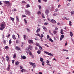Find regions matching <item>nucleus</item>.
Listing matches in <instances>:
<instances>
[{
  "label": "nucleus",
  "mask_w": 74,
  "mask_h": 74,
  "mask_svg": "<svg viewBox=\"0 0 74 74\" xmlns=\"http://www.w3.org/2000/svg\"><path fill=\"white\" fill-rule=\"evenodd\" d=\"M3 22H4L1 25V27H0V30H3V29H4L5 28V23L4 22H3Z\"/></svg>",
  "instance_id": "f257e3e1"
},
{
  "label": "nucleus",
  "mask_w": 74,
  "mask_h": 74,
  "mask_svg": "<svg viewBox=\"0 0 74 74\" xmlns=\"http://www.w3.org/2000/svg\"><path fill=\"white\" fill-rule=\"evenodd\" d=\"M4 3L7 4V6L8 7H10L11 6V4L10 3V1H3Z\"/></svg>",
  "instance_id": "f03ea898"
},
{
  "label": "nucleus",
  "mask_w": 74,
  "mask_h": 74,
  "mask_svg": "<svg viewBox=\"0 0 74 74\" xmlns=\"http://www.w3.org/2000/svg\"><path fill=\"white\" fill-rule=\"evenodd\" d=\"M25 14L29 16L31 15V12L28 10H25Z\"/></svg>",
  "instance_id": "7ed1b4c3"
},
{
  "label": "nucleus",
  "mask_w": 74,
  "mask_h": 74,
  "mask_svg": "<svg viewBox=\"0 0 74 74\" xmlns=\"http://www.w3.org/2000/svg\"><path fill=\"white\" fill-rule=\"evenodd\" d=\"M29 63L30 65L33 66V68H35V67H36V64H35V63H33V62H30Z\"/></svg>",
  "instance_id": "20e7f679"
},
{
  "label": "nucleus",
  "mask_w": 74,
  "mask_h": 74,
  "mask_svg": "<svg viewBox=\"0 0 74 74\" xmlns=\"http://www.w3.org/2000/svg\"><path fill=\"white\" fill-rule=\"evenodd\" d=\"M44 53H45L47 55H50L51 56H53V54L51 53H49L47 51H44Z\"/></svg>",
  "instance_id": "39448f33"
},
{
  "label": "nucleus",
  "mask_w": 74,
  "mask_h": 74,
  "mask_svg": "<svg viewBox=\"0 0 74 74\" xmlns=\"http://www.w3.org/2000/svg\"><path fill=\"white\" fill-rule=\"evenodd\" d=\"M29 49V47L25 49V51L27 53H29V52L30 51Z\"/></svg>",
  "instance_id": "423d86ee"
},
{
  "label": "nucleus",
  "mask_w": 74,
  "mask_h": 74,
  "mask_svg": "<svg viewBox=\"0 0 74 74\" xmlns=\"http://www.w3.org/2000/svg\"><path fill=\"white\" fill-rule=\"evenodd\" d=\"M40 61L41 62H42V63H45V62H44V59L42 58L41 57H40Z\"/></svg>",
  "instance_id": "0eeeda50"
},
{
  "label": "nucleus",
  "mask_w": 74,
  "mask_h": 74,
  "mask_svg": "<svg viewBox=\"0 0 74 74\" xmlns=\"http://www.w3.org/2000/svg\"><path fill=\"white\" fill-rule=\"evenodd\" d=\"M51 22L52 23H56V21L53 20V19H51Z\"/></svg>",
  "instance_id": "6e6552de"
},
{
  "label": "nucleus",
  "mask_w": 74,
  "mask_h": 74,
  "mask_svg": "<svg viewBox=\"0 0 74 74\" xmlns=\"http://www.w3.org/2000/svg\"><path fill=\"white\" fill-rule=\"evenodd\" d=\"M22 56L21 57V59L22 60L23 59H23H26V57H25V56Z\"/></svg>",
  "instance_id": "1a4fd4ad"
},
{
  "label": "nucleus",
  "mask_w": 74,
  "mask_h": 74,
  "mask_svg": "<svg viewBox=\"0 0 74 74\" xmlns=\"http://www.w3.org/2000/svg\"><path fill=\"white\" fill-rule=\"evenodd\" d=\"M28 42L29 43H32L33 44H34V42H33V41L32 40H28Z\"/></svg>",
  "instance_id": "9d476101"
},
{
  "label": "nucleus",
  "mask_w": 74,
  "mask_h": 74,
  "mask_svg": "<svg viewBox=\"0 0 74 74\" xmlns=\"http://www.w3.org/2000/svg\"><path fill=\"white\" fill-rule=\"evenodd\" d=\"M64 38V35H61V37L60 38V41H61V40H62L63 38Z\"/></svg>",
  "instance_id": "9b49d317"
},
{
  "label": "nucleus",
  "mask_w": 74,
  "mask_h": 74,
  "mask_svg": "<svg viewBox=\"0 0 74 74\" xmlns=\"http://www.w3.org/2000/svg\"><path fill=\"white\" fill-rule=\"evenodd\" d=\"M29 48L30 49V50H31V51H32V49H33V47H32V46L31 45H29Z\"/></svg>",
  "instance_id": "f8f14e48"
},
{
  "label": "nucleus",
  "mask_w": 74,
  "mask_h": 74,
  "mask_svg": "<svg viewBox=\"0 0 74 74\" xmlns=\"http://www.w3.org/2000/svg\"><path fill=\"white\" fill-rule=\"evenodd\" d=\"M49 13V10L47 9L45 11V13L46 14H48Z\"/></svg>",
  "instance_id": "ddd939ff"
},
{
  "label": "nucleus",
  "mask_w": 74,
  "mask_h": 74,
  "mask_svg": "<svg viewBox=\"0 0 74 74\" xmlns=\"http://www.w3.org/2000/svg\"><path fill=\"white\" fill-rule=\"evenodd\" d=\"M6 60L7 61V62H8V61H9V60H10V59H9V57H8V56H6Z\"/></svg>",
  "instance_id": "4468645a"
},
{
  "label": "nucleus",
  "mask_w": 74,
  "mask_h": 74,
  "mask_svg": "<svg viewBox=\"0 0 74 74\" xmlns=\"http://www.w3.org/2000/svg\"><path fill=\"white\" fill-rule=\"evenodd\" d=\"M10 67H11V66L10 65H9L7 68L8 71H9L10 70Z\"/></svg>",
  "instance_id": "2eb2a0df"
},
{
  "label": "nucleus",
  "mask_w": 74,
  "mask_h": 74,
  "mask_svg": "<svg viewBox=\"0 0 74 74\" xmlns=\"http://www.w3.org/2000/svg\"><path fill=\"white\" fill-rule=\"evenodd\" d=\"M40 31V28H38L36 30V33H38V32H39Z\"/></svg>",
  "instance_id": "dca6fc26"
},
{
  "label": "nucleus",
  "mask_w": 74,
  "mask_h": 74,
  "mask_svg": "<svg viewBox=\"0 0 74 74\" xmlns=\"http://www.w3.org/2000/svg\"><path fill=\"white\" fill-rule=\"evenodd\" d=\"M16 53H15L14 54V55L13 56V58H14V59H15L16 58Z\"/></svg>",
  "instance_id": "f3484780"
},
{
  "label": "nucleus",
  "mask_w": 74,
  "mask_h": 74,
  "mask_svg": "<svg viewBox=\"0 0 74 74\" xmlns=\"http://www.w3.org/2000/svg\"><path fill=\"white\" fill-rule=\"evenodd\" d=\"M38 15H41V12L40 11H38L37 12Z\"/></svg>",
  "instance_id": "a211bd4d"
},
{
  "label": "nucleus",
  "mask_w": 74,
  "mask_h": 74,
  "mask_svg": "<svg viewBox=\"0 0 74 74\" xmlns=\"http://www.w3.org/2000/svg\"><path fill=\"white\" fill-rule=\"evenodd\" d=\"M5 49H6V50H7V49H9V47H8V46H5V47H4Z\"/></svg>",
  "instance_id": "6ab92c4d"
},
{
  "label": "nucleus",
  "mask_w": 74,
  "mask_h": 74,
  "mask_svg": "<svg viewBox=\"0 0 74 74\" xmlns=\"http://www.w3.org/2000/svg\"><path fill=\"white\" fill-rule=\"evenodd\" d=\"M30 7V5L29 4H27L26 5V8H29V7Z\"/></svg>",
  "instance_id": "aec40b11"
},
{
  "label": "nucleus",
  "mask_w": 74,
  "mask_h": 74,
  "mask_svg": "<svg viewBox=\"0 0 74 74\" xmlns=\"http://www.w3.org/2000/svg\"><path fill=\"white\" fill-rule=\"evenodd\" d=\"M59 14L58 13H55L54 14H53V16H56V15H58Z\"/></svg>",
  "instance_id": "412c9836"
},
{
  "label": "nucleus",
  "mask_w": 74,
  "mask_h": 74,
  "mask_svg": "<svg viewBox=\"0 0 74 74\" xmlns=\"http://www.w3.org/2000/svg\"><path fill=\"white\" fill-rule=\"evenodd\" d=\"M63 29H61L60 30V33L61 34H63Z\"/></svg>",
  "instance_id": "4be33fe9"
},
{
  "label": "nucleus",
  "mask_w": 74,
  "mask_h": 74,
  "mask_svg": "<svg viewBox=\"0 0 74 74\" xmlns=\"http://www.w3.org/2000/svg\"><path fill=\"white\" fill-rule=\"evenodd\" d=\"M15 48L16 50L17 51H19V47L18 46H16Z\"/></svg>",
  "instance_id": "5701e85b"
},
{
  "label": "nucleus",
  "mask_w": 74,
  "mask_h": 74,
  "mask_svg": "<svg viewBox=\"0 0 74 74\" xmlns=\"http://www.w3.org/2000/svg\"><path fill=\"white\" fill-rule=\"evenodd\" d=\"M10 18L12 21V22H14V18H12V17H10Z\"/></svg>",
  "instance_id": "b1692460"
},
{
  "label": "nucleus",
  "mask_w": 74,
  "mask_h": 74,
  "mask_svg": "<svg viewBox=\"0 0 74 74\" xmlns=\"http://www.w3.org/2000/svg\"><path fill=\"white\" fill-rule=\"evenodd\" d=\"M17 22H19V17L17 16L16 17Z\"/></svg>",
  "instance_id": "393cba45"
},
{
  "label": "nucleus",
  "mask_w": 74,
  "mask_h": 74,
  "mask_svg": "<svg viewBox=\"0 0 74 74\" xmlns=\"http://www.w3.org/2000/svg\"><path fill=\"white\" fill-rule=\"evenodd\" d=\"M43 28L45 31H47V28H46V27H43Z\"/></svg>",
  "instance_id": "a878e982"
},
{
  "label": "nucleus",
  "mask_w": 74,
  "mask_h": 74,
  "mask_svg": "<svg viewBox=\"0 0 74 74\" xmlns=\"http://www.w3.org/2000/svg\"><path fill=\"white\" fill-rule=\"evenodd\" d=\"M12 38L14 40H15V39H16V38H15V36L14 35H13Z\"/></svg>",
  "instance_id": "bb28decb"
},
{
  "label": "nucleus",
  "mask_w": 74,
  "mask_h": 74,
  "mask_svg": "<svg viewBox=\"0 0 74 74\" xmlns=\"http://www.w3.org/2000/svg\"><path fill=\"white\" fill-rule=\"evenodd\" d=\"M70 34L71 37H73V33L71 32H70Z\"/></svg>",
  "instance_id": "cd10ccee"
},
{
  "label": "nucleus",
  "mask_w": 74,
  "mask_h": 74,
  "mask_svg": "<svg viewBox=\"0 0 74 74\" xmlns=\"http://www.w3.org/2000/svg\"><path fill=\"white\" fill-rule=\"evenodd\" d=\"M36 46H37L38 47H40V44H39V43H36Z\"/></svg>",
  "instance_id": "c85d7f7f"
},
{
  "label": "nucleus",
  "mask_w": 74,
  "mask_h": 74,
  "mask_svg": "<svg viewBox=\"0 0 74 74\" xmlns=\"http://www.w3.org/2000/svg\"><path fill=\"white\" fill-rule=\"evenodd\" d=\"M42 16L43 18H45V16H44V13H42Z\"/></svg>",
  "instance_id": "c756f323"
},
{
  "label": "nucleus",
  "mask_w": 74,
  "mask_h": 74,
  "mask_svg": "<svg viewBox=\"0 0 74 74\" xmlns=\"http://www.w3.org/2000/svg\"><path fill=\"white\" fill-rule=\"evenodd\" d=\"M24 21L25 22V24H26V23H27V21H26V20L25 18H24Z\"/></svg>",
  "instance_id": "7c9ffc66"
},
{
  "label": "nucleus",
  "mask_w": 74,
  "mask_h": 74,
  "mask_svg": "<svg viewBox=\"0 0 74 74\" xmlns=\"http://www.w3.org/2000/svg\"><path fill=\"white\" fill-rule=\"evenodd\" d=\"M18 64H19V62L18 61H17L15 63V64L16 66H17Z\"/></svg>",
  "instance_id": "2f4dec72"
},
{
  "label": "nucleus",
  "mask_w": 74,
  "mask_h": 74,
  "mask_svg": "<svg viewBox=\"0 0 74 74\" xmlns=\"http://www.w3.org/2000/svg\"><path fill=\"white\" fill-rule=\"evenodd\" d=\"M71 15H73L74 14V11H72L71 12Z\"/></svg>",
  "instance_id": "473e14b6"
},
{
  "label": "nucleus",
  "mask_w": 74,
  "mask_h": 74,
  "mask_svg": "<svg viewBox=\"0 0 74 74\" xmlns=\"http://www.w3.org/2000/svg\"><path fill=\"white\" fill-rule=\"evenodd\" d=\"M44 25H48V22H46L44 23Z\"/></svg>",
  "instance_id": "72a5a7b5"
},
{
  "label": "nucleus",
  "mask_w": 74,
  "mask_h": 74,
  "mask_svg": "<svg viewBox=\"0 0 74 74\" xmlns=\"http://www.w3.org/2000/svg\"><path fill=\"white\" fill-rule=\"evenodd\" d=\"M24 37V40H26V35H23Z\"/></svg>",
  "instance_id": "f704fd0d"
},
{
  "label": "nucleus",
  "mask_w": 74,
  "mask_h": 74,
  "mask_svg": "<svg viewBox=\"0 0 74 74\" xmlns=\"http://www.w3.org/2000/svg\"><path fill=\"white\" fill-rule=\"evenodd\" d=\"M53 33L54 34H56V33H57V31H56L55 30H54L53 31Z\"/></svg>",
  "instance_id": "c9c22d12"
},
{
  "label": "nucleus",
  "mask_w": 74,
  "mask_h": 74,
  "mask_svg": "<svg viewBox=\"0 0 74 74\" xmlns=\"http://www.w3.org/2000/svg\"><path fill=\"white\" fill-rule=\"evenodd\" d=\"M22 18H23V17H25V18H26V16L25 15H22Z\"/></svg>",
  "instance_id": "e433bc0d"
},
{
  "label": "nucleus",
  "mask_w": 74,
  "mask_h": 74,
  "mask_svg": "<svg viewBox=\"0 0 74 74\" xmlns=\"http://www.w3.org/2000/svg\"><path fill=\"white\" fill-rule=\"evenodd\" d=\"M9 45L11 44L12 43V41H11V40L10 39L9 40Z\"/></svg>",
  "instance_id": "4c0bfd02"
},
{
  "label": "nucleus",
  "mask_w": 74,
  "mask_h": 74,
  "mask_svg": "<svg viewBox=\"0 0 74 74\" xmlns=\"http://www.w3.org/2000/svg\"><path fill=\"white\" fill-rule=\"evenodd\" d=\"M49 40L50 41H51L52 42H53V40H52V39L51 38H49Z\"/></svg>",
  "instance_id": "58836bf2"
},
{
  "label": "nucleus",
  "mask_w": 74,
  "mask_h": 74,
  "mask_svg": "<svg viewBox=\"0 0 74 74\" xmlns=\"http://www.w3.org/2000/svg\"><path fill=\"white\" fill-rule=\"evenodd\" d=\"M37 52L38 53V54H40V53H41V51H40V50H38V51Z\"/></svg>",
  "instance_id": "ea45409f"
},
{
  "label": "nucleus",
  "mask_w": 74,
  "mask_h": 74,
  "mask_svg": "<svg viewBox=\"0 0 74 74\" xmlns=\"http://www.w3.org/2000/svg\"><path fill=\"white\" fill-rule=\"evenodd\" d=\"M21 72H23V71H26V70L25 69H22L21 70Z\"/></svg>",
  "instance_id": "a19ab883"
},
{
  "label": "nucleus",
  "mask_w": 74,
  "mask_h": 74,
  "mask_svg": "<svg viewBox=\"0 0 74 74\" xmlns=\"http://www.w3.org/2000/svg\"><path fill=\"white\" fill-rule=\"evenodd\" d=\"M38 7L39 8V10H41V6L40 5H39L38 6Z\"/></svg>",
  "instance_id": "79ce46f5"
},
{
  "label": "nucleus",
  "mask_w": 74,
  "mask_h": 74,
  "mask_svg": "<svg viewBox=\"0 0 74 74\" xmlns=\"http://www.w3.org/2000/svg\"><path fill=\"white\" fill-rule=\"evenodd\" d=\"M19 53H21L22 52V50H21L20 48H19Z\"/></svg>",
  "instance_id": "37998d69"
},
{
  "label": "nucleus",
  "mask_w": 74,
  "mask_h": 74,
  "mask_svg": "<svg viewBox=\"0 0 74 74\" xmlns=\"http://www.w3.org/2000/svg\"><path fill=\"white\" fill-rule=\"evenodd\" d=\"M19 67L20 69H23V66L21 65L19 66Z\"/></svg>",
  "instance_id": "c03bdc74"
},
{
  "label": "nucleus",
  "mask_w": 74,
  "mask_h": 74,
  "mask_svg": "<svg viewBox=\"0 0 74 74\" xmlns=\"http://www.w3.org/2000/svg\"><path fill=\"white\" fill-rule=\"evenodd\" d=\"M16 43H18V42H19V40L18 39L16 40Z\"/></svg>",
  "instance_id": "a18cd8bd"
},
{
  "label": "nucleus",
  "mask_w": 74,
  "mask_h": 74,
  "mask_svg": "<svg viewBox=\"0 0 74 74\" xmlns=\"http://www.w3.org/2000/svg\"><path fill=\"white\" fill-rule=\"evenodd\" d=\"M69 25L70 26H71V21H70L69 22Z\"/></svg>",
  "instance_id": "49530a36"
},
{
  "label": "nucleus",
  "mask_w": 74,
  "mask_h": 74,
  "mask_svg": "<svg viewBox=\"0 0 74 74\" xmlns=\"http://www.w3.org/2000/svg\"><path fill=\"white\" fill-rule=\"evenodd\" d=\"M31 57L33 59H34V55H33L32 54L31 55Z\"/></svg>",
  "instance_id": "de8ad7c7"
},
{
  "label": "nucleus",
  "mask_w": 74,
  "mask_h": 74,
  "mask_svg": "<svg viewBox=\"0 0 74 74\" xmlns=\"http://www.w3.org/2000/svg\"><path fill=\"white\" fill-rule=\"evenodd\" d=\"M28 53H29V55H30V56H31V55H32V51H30V52H29Z\"/></svg>",
  "instance_id": "09e8293b"
},
{
  "label": "nucleus",
  "mask_w": 74,
  "mask_h": 74,
  "mask_svg": "<svg viewBox=\"0 0 74 74\" xmlns=\"http://www.w3.org/2000/svg\"><path fill=\"white\" fill-rule=\"evenodd\" d=\"M47 20L49 21V22H51V19L49 18H47Z\"/></svg>",
  "instance_id": "8fccbe9b"
},
{
  "label": "nucleus",
  "mask_w": 74,
  "mask_h": 74,
  "mask_svg": "<svg viewBox=\"0 0 74 74\" xmlns=\"http://www.w3.org/2000/svg\"><path fill=\"white\" fill-rule=\"evenodd\" d=\"M22 3L24 4H25V3H26V2L25 1H22Z\"/></svg>",
  "instance_id": "3c124183"
},
{
  "label": "nucleus",
  "mask_w": 74,
  "mask_h": 74,
  "mask_svg": "<svg viewBox=\"0 0 74 74\" xmlns=\"http://www.w3.org/2000/svg\"><path fill=\"white\" fill-rule=\"evenodd\" d=\"M45 46H46V47H49V46H48V45H47V44H45Z\"/></svg>",
  "instance_id": "603ef678"
},
{
  "label": "nucleus",
  "mask_w": 74,
  "mask_h": 74,
  "mask_svg": "<svg viewBox=\"0 0 74 74\" xmlns=\"http://www.w3.org/2000/svg\"><path fill=\"white\" fill-rule=\"evenodd\" d=\"M36 36H39V37H40V35L39 34H36Z\"/></svg>",
  "instance_id": "864d4df0"
},
{
  "label": "nucleus",
  "mask_w": 74,
  "mask_h": 74,
  "mask_svg": "<svg viewBox=\"0 0 74 74\" xmlns=\"http://www.w3.org/2000/svg\"><path fill=\"white\" fill-rule=\"evenodd\" d=\"M39 49L40 50H41V49H42V47H41V46H39Z\"/></svg>",
  "instance_id": "5fc2aeb1"
},
{
  "label": "nucleus",
  "mask_w": 74,
  "mask_h": 74,
  "mask_svg": "<svg viewBox=\"0 0 74 74\" xmlns=\"http://www.w3.org/2000/svg\"><path fill=\"white\" fill-rule=\"evenodd\" d=\"M46 63H47V64H49V62L48 61V60H47L46 61Z\"/></svg>",
  "instance_id": "6e6d98bb"
},
{
  "label": "nucleus",
  "mask_w": 74,
  "mask_h": 74,
  "mask_svg": "<svg viewBox=\"0 0 74 74\" xmlns=\"http://www.w3.org/2000/svg\"><path fill=\"white\" fill-rule=\"evenodd\" d=\"M47 39H48V40L50 38H49V35H47Z\"/></svg>",
  "instance_id": "4d7b16f0"
},
{
  "label": "nucleus",
  "mask_w": 74,
  "mask_h": 74,
  "mask_svg": "<svg viewBox=\"0 0 74 74\" xmlns=\"http://www.w3.org/2000/svg\"><path fill=\"white\" fill-rule=\"evenodd\" d=\"M27 32H30V29H29L28 28H27Z\"/></svg>",
  "instance_id": "13d9d810"
},
{
  "label": "nucleus",
  "mask_w": 74,
  "mask_h": 74,
  "mask_svg": "<svg viewBox=\"0 0 74 74\" xmlns=\"http://www.w3.org/2000/svg\"><path fill=\"white\" fill-rule=\"evenodd\" d=\"M63 29H65L66 30H64V32H66L67 31V29H66V27H65V28H63Z\"/></svg>",
  "instance_id": "bf43d9fd"
},
{
  "label": "nucleus",
  "mask_w": 74,
  "mask_h": 74,
  "mask_svg": "<svg viewBox=\"0 0 74 74\" xmlns=\"http://www.w3.org/2000/svg\"><path fill=\"white\" fill-rule=\"evenodd\" d=\"M43 36H44V35H43V34H41V36H40L41 38H42V37H43Z\"/></svg>",
  "instance_id": "052dcab7"
},
{
  "label": "nucleus",
  "mask_w": 74,
  "mask_h": 74,
  "mask_svg": "<svg viewBox=\"0 0 74 74\" xmlns=\"http://www.w3.org/2000/svg\"><path fill=\"white\" fill-rule=\"evenodd\" d=\"M55 10H56L55 12H57V11H58V9H55Z\"/></svg>",
  "instance_id": "680f3d73"
},
{
  "label": "nucleus",
  "mask_w": 74,
  "mask_h": 74,
  "mask_svg": "<svg viewBox=\"0 0 74 74\" xmlns=\"http://www.w3.org/2000/svg\"><path fill=\"white\" fill-rule=\"evenodd\" d=\"M38 2L39 3H41V0H38Z\"/></svg>",
  "instance_id": "e2e57ef3"
},
{
  "label": "nucleus",
  "mask_w": 74,
  "mask_h": 74,
  "mask_svg": "<svg viewBox=\"0 0 74 74\" xmlns=\"http://www.w3.org/2000/svg\"><path fill=\"white\" fill-rule=\"evenodd\" d=\"M3 44H6V41H3Z\"/></svg>",
  "instance_id": "0e129e2a"
},
{
  "label": "nucleus",
  "mask_w": 74,
  "mask_h": 74,
  "mask_svg": "<svg viewBox=\"0 0 74 74\" xmlns=\"http://www.w3.org/2000/svg\"><path fill=\"white\" fill-rule=\"evenodd\" d=\"M57 25H60V23H57Z\"/></svg>",
  "instance_id": "69168bd1"
},
{
  "label": "nucleus",
  "mask_w": 74,
  "mask_h": 74,
  "mask_svg": "<svg viewBox=\"0 0 74 74\" xmlns=\"http://www.w3.org/2000/svg\"><path fill=\"white\" fill-rule=\"evenodd\" d=\"M14 62H15V60H12V63L13 64H14Z\"/></svg>",
  "instance_id": "338daca9"
},
{
  "label": "nucleus",
  "mask_w": 74,
  "mask_h": 74,
  "mask_svg": "<svg viewBox=\"0 0 74 74\" xmlns=\"http://www.w3.org/2000/svg\"><path fill=\"white\" fill-rule=\"evenodd\" d=\"M61 6V5H58V8H59Z\"/></svg>",
  "instance_id": "774afa93"
}]
</instances>
